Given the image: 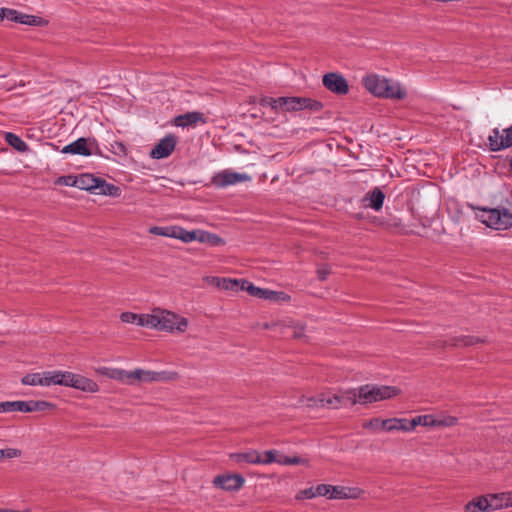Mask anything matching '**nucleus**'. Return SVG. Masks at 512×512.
I'll use <instances>...</instances> for the list:
<instances>
[{
    "label": "nucleus",
    "instance_id": "nucleus-1",
    "mask_svg": "<svg viewBox=\"0 0 512 512\" xmlns=\"http://www.w3.org/2000/svg\"><path fill=\"white\" fill-rule=\"evenodd\" d=\"M400 394L395 386H378L365 384L358 388L340 391L339 394L322 393L324 408L338 409L342 406L355 404H371L393 398Z\"/></svg>",
    "mask_w": 512,
    "mask_h": 512
},
{
    "label": "nucleus",
    "instance_id": "nucleus-2",
    "mask_svg": "<svg viewBox=\"0 0 512 512\" xmlns=\"http://www.w3.org/2000/svg\"><path fill=\"white\" fill-rule=\"evenodd\" d=\"M479 210L477 218L487 227L495 230L512 228V202L506 201L504 206Z\"/></svg>",
    "mask_w": 512,
    "mask_h": 512
},
{
    "label": "nucleus",
    "instance_id": "nucleus-3",
    "mask_svg": "<svg viewBox=\"0 0 512 512\" xmlns=\"http://www.w3.org/2000/svg\"><path fill=\"white\" fill-rule=\"evenodd\" d=\"M155 318L159 320L156 329L160 331L172 332L176 330L185 332L188 328V319L174 312L157 309L155 310Z\"/></svg>",
    "mask_w": 512,
    "mask_h": 512
},
{
    "label": "nucleus",
    "instance_id": "nucleus-4",
    "mask_svg": "<svg viewBox=\"0 0 512 512\" xmlns=\"http://www.w3.org/2000/svg\"><path fill=\"white\" fill-rule=\"evenodd\" d=\"M489 150L498 152L512 147V125L503 130L494 128L488 137Z\"/></svg>",
    "mask_w": 512,
    "mask_h": 512
},
{
    "label": "nucleus",
    "instance_id": "nucleus-5",
    "mask_svg": "<svg viewBox=\"0 0 512 512\" xmlns=\"http://www.w3.org/2000/svg\"><path fill=\"white\" fill-rule=\"evenodd\" d=\"M241 290L247 291V293L251 296L265 299V300H285L289 299V296L286 295L284 292H277L269 289H263L260 287L255 286L253 283H251L248 280L242 279L241 282Z\"/></svg>",
    "mask_w": 512,
    "mask_h": 512
},
{
    "label": "nucleus",
    "instance_id": "nucleus-6",
    "mask_svg": "<svg viewBox=\"0 0 512 512\" xmlns=\"http://www.w3.org/2000/svg\"><path fill=\"white\" fill-rule=\"evenodd\" d=\"M95 144L96 140L94 138L80 137L72 143L64 146L61 149V153L81 155L85 157L91 156L93 155V147Z\"/></svg>",
    "mask_w": 512,
    "mask_h": 512
},
{
    "label": "nucleus",
    "instance_id": "nucleus-7",
    "mask_svg": "<svg viewBox=\"0 0 512 512\" xmlns=\"http://www.w3.org/2000/svg\"><path fill=\"white\" fill-rule=\"evenodd\" d=\"M322 82L326 89L335 94L346 95L349 92L347 80L339 73L330 72L325 74Z\"/></svg>",
    "mask_w": 512,
    "mask_h": 512
},
{
    "label": "nucleus",
    "instance_id": "nucleus-8",
    "mask_svg": "<svg viewBox=\"0 0 512 512\" xmlns=\"http://www.w3.org/2000/svg\"><path fill=\"white\" fill-rule=\"evenodd\" d=\"M249 176L244 173H238L229 169L216 173L212 178V183L218 188H225L236 183L244 182Z\"/></svg>",
    "mask_w": 512,
    "mask_h": 512
},
{
    "label": "nucleus",
    "instance_id": "nucleus-9",
    "mask_svg": "<svg viewBox=\"0 0 512 512\" xmlns=\"http://www.w3.org/2000/svg\"><path fill=\"white\" fill-rule=\"evenodd\" d=\"M9 20L12 22L30 25V26H39L42 23V18L34 15H28L21 13L14 9L2 8L1 9V20Z\"/></svg>",
    "mask_w": 512,
    "mask_h": 512
},
{
    "label": "nucleus",
    "instance_id": "nucleus-10",
    "mask_svg": "<svg viewBox=\"0 0 512 512\" xmlns=\"http://www.w3.org/2000/svg\"><path fill=\"white\" fill-rule=\"evenodd\" d=\"M177 144L176 136L172 134L166 135L162 138L150 152L153 159H162L171 155Z\"/></svg>",
    "mask_w": 512,
    "mask_h": 512
},
{
    "label": "nucleus",
    "instance_id": "nucleus-11",
    "mask_svg": "<svg viewBox=\"0 0 512 512\" xmlns=\"http://www.w3.org/2000/svg\"><path fill=\"white\" fill-rule=\"evenodd\" d=\"M245 479L239 474L218 475L214 478L215 487L226 491H237L242 488Z\"/></svg>",
    "mask_w": 512,
    "mask_h": 512
},
{
    "label": "nucleus",
    "instance_id": "nucleus-12",
    "mask_svg": "<svg viewBox=\"0 0 512 512\" xmlns=\"http://www.w3.org/2000/svg\"><path fill=\"white\" fill-rule=\"evenodd\" d=\"M388 82V79L384 77H380L376 74H371L363 77L362 84L363 86L373 95L382 97L385 89V86Z\"/></svg>",
    "mask_w": 512,
    "mask_h": 512
},
{
    "label": "nucleus",
    "instance_id": "nucleus-13",
    "mask_svg": "<svg viewBox=\"0 0 512 512\" xmlns=\"http://www.w3.org/2000/svg\"><path fill=\"white\" fill-rule=\"evenodd\" d=\"M198 123H206L204 114L198 111L187 112L176 116L174 119V125L182 128L195 126Z\"/></svg>",
    "mask_w": 512,
    "mask_h": 512
},
{
    "label": "nucleus",
    "instance_id": "nucleus-14",
    "mask_svg": "<svg viewBox=\"0 0 512 512\" xmlns=\"http://www.w3.org/2000/svg\"><path fill=\"white\" fill-rule=\"evenodd\" d=\"M490 511L512 507V493L503 492L498 494L486 495Z\"/></svg>",
    "mask_w": 512,
    "mask_h": 512
},
{
    "label": "nucleus",
    "instance_id": "nucleus-15",
    "mask_svg": "<svg viewBox=\"0 0 512 512\" xmlns=\"http://www.w3.org/2000/svg\"><path fill=\"white\" fill-rule=\"evenodd\" d=\"M230 460L240 466L244 464H260V453L257 450H248L240 453H231Z\"/></svg>",
    "mask_w": 512,
    "mask_h": 512
},
{
    "label": "nucleus",
    "instance_id": "nucleus-16",
    "mask_svg": "<svg viewBox=\"0 0 512 512\" xmlns=\"http://www.w3.org/2000/svg\"><path fill=\"white\" fill-rule=\"evenodd\" d=\"M384 199L385 194L383 191L380 188L375 187L366 194L363 201L367 202L365 204L366 207L379 211L383 207Z\"/></svg>",
    "mask_w": 512,
    "mask_h": 512
},
{
    "label": "nucleus",
    "instance_id": "nucleus-17",
    "mask_svg": "<svg viewBox=\"0 0 512 512\" xmlns=\"http://www.w3.org/2000/svg\"><path fill=\"white\" fill-rule=\"evenodd\" d=\"M72 388L88 393H95L99 390V386L94 380L76 373H74Z\"/></svg>",
    "mask_w": 512,
    "mask_h": 512
},
{
    "label": "nucleus",
    "instance_id": "nucleus-18",
    "mask_svg": "<svg viewBox=\"0 0 512 512\" xmlns=\"http://www.w3.org/2000/svg\"><path fill=\"white\" fill-rule=\"evenodd\" d=\"M98 179L89 173L80 174L76 176V188L95 192L99 183Z\"/></svg>",
    "mask_w": 512,
    "mask_h": 512
},
{
    "label": "nucleus",
    "instance_id": "nucleus-19",
    "mask_svg": "<svg viewBox=\"0 0 512 512\" xmlns=\"http://www.w3.org/2000/svg\"><path fill=\"white\" fill-rule=\"evenodd\" d=\"M356 491L357 489L331 485L329 499L355 498L357 497Z\"/></svg>",
    "mask_w": 512,
    "mask_h": 512
},
{
    "label": "nucleus",
    "instance_id": "nucleus-20",
    "mask_svg": "<svg viewBox=\"0 0 512 512\" xmlns=\"http://www.w3.org/2000/svg\"><path fill=\"white\" fill-rule=\"evenodd\" d=\"M465 511L466 512H480V511L488 512V511H490L486 495L476 497V498L472 499L471 501H469L465 505Z\"/></svg>",
    "mask_w": 512,
    "mask_h": 512
},
{
    "label": "nucleus",
    "instance_id": "nucleus-21",
    "mask_svg": "<svg viewBox=\"0 0 512 512\" xmlns=\"http://www.w3.org/2000/svg\"><path fill=\"white\" fill-rule=\"evenodd\" d=\"M98 182L99 183L97 185L95 193L112 197L120 196L121 190L118 186L112 183H108L102 178H99Z\"/></svg>",
    "mask_w": 512,
    "mask_h": 512
},
{
    "label": "nucleus",
    "instance_id": "nucleus-22",
    "mask_svg": "<svg viewBox=\"0 0 512 512\" xmlns=\"http://www.w3.org/2000/svg\"><path fill=\"white\" fill-rule=\"evenodd\" d=\"M383 91V98L402 100L406 97L405 90H403L398 84H391L389 81Z\"/></svg>",
    "mask_w": 512,
    "mask_h": 512
},
{
    "label": "nucleus",
    "instance_id": "nucleus-23",
    "mask_svg": "<svg viewBox=\"0 0 512 512\" xmlns=\"http://www.w3.org/2000/svg\"><path fill=\"white\" fill-rule=\"evenodd\" d=\"M5 141L18 152L25 153L29 150L27 143L12 132L5 134Z\"/></svg>",
    "mask_w": 512,
    "mask_h": 512
},
{
    "label": "nucleus",
    "instance_id": "nucleus-24",
    "mask_svg": "<svg viewBox=\"0 0 512 512\" xmlns=\"http://www.w3.org/2000/svg\"><path fill=\"white\" fill-rule=\"evenodd\" d=\"M301 110V97L285 96L282 100V112H296Z\"/></svg>",
    "mask_w": 512,
    "mask_h": 512
},
{
    "label": "nucleus",
    "instance_id": "nucleus-25",
    "mask_svg": "<svg viewBox=\"0 0 512 512\" xmlns=\"http://www.w3.org/2000/svg\"><path fill=\"white\" fill-rule=\"evenodd\" d=\"M56 409V405L45 400H28V413Z\"/></svg>",
    "mask_w": 512,
    "mask_h": 512
},
{
    "label": "nucleus",
    "instance_id": "nucleus-26",
    "mask_svg": "<svg viewBox=\"0 0 512 512\" xmlns=\"http://www.w3.org/2000/svg\"><path fill=\"white\" fill-rule=\"evenodd\" d=\"M483 342L482 339L474 336L463 335L451 339V345L456 347H468Z\"/></svg>",
    "mask_w": 512,
    "mask_h": 512
},
{
    "label": "nucleus",
    "instance_id": "nucleus-27",
    "mask_svg": "<svg viewBox=\"0 0 512 512\" xmlns=\"http://www.w3.org/2000/svg\"><path fill=\"white\" fill-rule=\"evenodd\" d=\"M198 232L199 230L188 231L182 227H176L175 239H179L185 243H189L192 241H198Z\"/></svg>",
    "mask_w": 512,
    "mask_h": 512
},
{
    "label": "nucleus",
    "instance_id": "nucleus-28",
    "mask_svg": "<svg viewBox=\"0 0 512 512\" xmlns=\"http://www.w3.org/2000/svg\"><path fill=\"white\" fill-rule=\"evenodd\" d=\"M198 241L201 243H209L212 246H218L224 243L223 239L216 234L199 230Z\"/></svg>",
    "mask_w": 512,
    "mask_h": 512
},
{
    "label": "nucleus",
    "instance_id": "nucleus-29",
    "mask_svg": "<svg viewBox=\"0 0 512 512\" xmlns=\"http://www.w3.org/2000/svg\"><path fill=\"white\" fill-rule=\"evenodd\" d=\"M159 323V320L155 318V310L152 314H138L137 315V321L136 325L147 327V328H155L157 324Z\"/></svg>",
    "mask_w": 512,
    "mask_h": 512
},
{
    "label": "nucleus",
    "instance_id": "nucleus-30",
    "mask_svg": "<svg viewBox=\"0 0 512 512\" xmlns=\"http://www.w3.org/2000/svg\"><path fill=\"white\" fill-rule=\"evenodd\" d=\"M436 417L433 415H420L411 420V427H417L418 425L426 427H436Z\"/></svg>",
    "mask_w": 512,
    "mask_h": 512
},
{
    "label": "nucleus",
    "instance_id": "nucleus-31",
    "mask_svg": "<svg viewBox=\"0 0 512 512\" xmlns=\"http://www.w3.org/2000/svg\"><path fill=\"white\" fill-rule=\"evenodd\" d=\"M241 280L228 279V278H217V285L225 290L239 291L241 290Z\"/></svg>",
    "mask_w": 512,
    "mask_h": 512
},
{
    "label": "nucleus",
    "instance_id": "nucleus-32",
    "mask_svg": "<svg viewBox=\"0 0 512 512\" xmlns=\"http://www.w3.org/2000/svg\"><path fill=\"white\" fill-rule=\"evenodd\" d=\"M323 109L322 102L309 98L301 97V110H309L311 112H319Z\"/></svg>",
    "mask_w": 512,
    "mask_h": 512
},
{
    "label": "nucleus",
    "instance_id": "nucleus-33",
    "mask_svg": "<svg viewBox=\"0 0 512 512\" xmlns=\"http://www.w3.org/2000/svg\"><path fill=\"white\" fill-rule=\"evenodd\" d=\"M176 227L177 226H166V227L153 226V227L149 228V233L153 234V235H157V236H165V237L175 238Z\"/></svg>",
    "mask_w": 512,
    "mask_h": 512
},
{
    "label": "nucleus",
    "instance_id": "nucleus-34",
    "mask_svg": "<svg viewBox=\"0 0 512 512\" xmlns=\"http://www.w3.org/2000/svg\"><path fill=\"white\" fill-rule=\"evenodd\" d=\"M14 411L28 413V401H24V400L6 401V413L14 412Z\"/></svg>",
    "mask_w": 512,
    "mask_h": 512
},
{
    "label": "nucleus",
    "instance_id": "nucleus-35",
    "mask_svg": "<svg viewBox=\"0 0 512 512\" xmlns=\"http://www.w3.org/2000/svg\"><path fill=\"white\" fill-rule=\"evenodd\" d=\"M155 371L135 369L134 370V384L137 381L155 382Z\"/></svg>",
    "mask_w": 512,
    "mask_h": 512
},
{
    "label": "nucleus",
    "instance_id": "nucleus-36",
    "mask_svg": "<svg viewBox=\"0 0 512 512\" xmlns=\"http://www.w3.org/2000/svg\"><path fill=\"white\" fill-rule=\"evenodd\" d=\"M73 380H74L73 372L58 370L57 379H56L57 385L72 388Z\"/></svg>",
    "mask_w": 512,
    "mask_h": 512
},
{
    "label": "nucleus",
    "instance_id": "nucleus-37",
    "mask_svg": "<svg viewBox=\"0 0 512 512\" xmlns=\"http://www.w3.org/2000/svg\"><path fill=\"white\" fill-rule=\"evenodd\" d=\"M21 383L29 386H43L41 373H28L22 377Z\"/></svg>",
    "mask_w": 512,
    "mask_h": 512
},
{
    "label": "nucleus",
    "instance_id": "nucleus-38",
    "mask_svg": "<svg viewBox=\"0 0 512 512\" xmlns=\"http://www.w3.org/2000/svg\"><path fill=\"white\" fill-rule=\"evenodd\" d=\"M179 377L178 373L175 371H155V382H169L177 380Z\"/></svg>",
    "mask_w": 512,
    "mask_h": 512
},
{
    "label": "nucleus",
    "instance_id": "nucleus-39",
    "mask_svg": "<svg viewBox=\"0 0 512 512\" xmlns=\"http://www.w3.org/2000/svg\"><path fill=\"white\" fill-rule=\"evenodd\" d=\"M301 402L308 408H324L322 393L314 397L302 399Z\"/></svg>",
    "mask_w": 512,
    "mask_h": 512
},
{
    "label": "nucleus",
    "instance_id": "nucleus-40",
    "mask_svg": "<svg viewBox=\"0 0 512 512\" xmlns=\"http://www.w3.org/2000/svg\"><path fill=\"white\" fill-rule=\"evenodd\" d=\"M57 373H58V370L41 372L43 386L49 387L52 385H57V381H56Z\"/></svg>",
    "mask_w": 512,
    "mask_h": 512
},
{
    "label": "nucleus",
    "instance_id": "nucleus-41",
    "mask_svg": "<svg viewBox=\"0 0 512 512\" xmlns=\"http://www.w3.org/2000/svg\"><path fill=\"white\" fill-rule=\"evenodd\" d=\"M278 452L276 450H267L262 455L260 453V464H271V463H278L279 455H277Z\"/></svg>",
    "mask_w": 512,
    "mask_h": 512
},
{
    "label": "nucleus",
    "instance_id": "nucleus-42",
    "mask_svg": "<svg viewBox=\"0 0 512 512\" xmlns=\"http://www.w3.org/2000/svg\"><path fill=\"white\" fill-rule=\"evenodd\" d=\"M115 380L121 381L127 385H133L134 384V371H126L123 369H119Z\"/></svg>",
    "mask_w": 512,
    "mask_h": 512
},
{
    "label": "nucleus",
    "instance_id": "nucleus-43",
    "mask_svg": "<svg viewBox=\"0 0 512 512\" xmlns=\"http://www.w3.org/2000/svg\"><path fill=\"white\" fill-rule=\"evenodd\" d=\"M307 460L300 458V457H288L285 455L280 454L278 464L281 465H299V464H306Z\"/></svg>",
    "mask_w": 512,
    "mask_h": 512
},
{
    "label": "nucleus",
    "instance_id": "nucleus-44",
    "mask_svg": "<svg viewBox=\"0 0 512 512\" xmlns=\"http://www.w3.org/2000/svg\"><path fill=\"white\" fill-rule=\"evenodd\" d=\"M109 150L116 156L124 157L127 155L126 146L120 141H113L110 143Z\"/></svg>",
    "mask_w": 512,
    "mask_h": 512
},
{
    "label": "nucleus",
    "instance_id": "nucleus-45",
    "mask_svg": "<svg viewBox=\"0 0 512 512\" xmlns=\"http://www.w3.org/2000/svg\"><path fill=\"white\" fill-rule=\"evenodd\" d=\"M383 422H384V420H382L380 418H372L363 423V428L371 429V430H375V431L383 430Z\"/></svg>",
    "mask_w": 512,
    "mask_h": 512
},
{
    "label": "nucleus",
    "instance_id": "nucleus-46",
    "mask_svg": "<svg viewBox=\"0 0 512 512\" xmlns=\"http://www.w3.org/2000/svg\"><path fill=\"white\" fill-rule=\"evenodd\" d=\"M436 427H450L457 424L458 419L453 416L436 418Z\"/></svg>",
    "mask_w": 512,
    "mask_h": 512
},
{
    "label": "nucleus",
    "instance_id": "nucleus-47",
    "mask_svg": "<svg viewBox=\"0 0 512 512\" xmlns=\"http://www.w3.org/2000/svg\"><path fill=\"white\" fill-rule=\"evenodd\" d=\"M21 455V451L15 448L0 449V460L4 458H16Z\"/></svg>",
    "mask_w": 512,
    "mask_h": 512
},
{
    "label": "nucleus",
    "instance_id": "nucleus-48",
    "mask_svg": "<svg viewBox=\"0 0 512 512\" xmlns=\"http://www.w3.org/2000/svg\"><path fill=\"white\" fill-rule=\"evenodd\" d=\"M316 497L315 495V489L314 487H309V488H306V489H303V490H300L297 494H296V499L297 500H304V499H312Z\"/></svg>",
    "mask_w": 512,
    "mask_h": 512
},
{
    "label": "nucleus",
    "instance_id": "nucleus-49",
    "mask_svg": "<svg viewBox=\"0 0 512 512\" xmlns=\"http://www.w3.org/2000/svg\"><path fill=\"white\" fill-rule=\"evenodd\" d=\"M398 418L384 419L383 430L387 432L398 431Z\"/></svg>",
    "mask_w": 512,
    "mask_h": 512
},
{
    "label": "nucleus",
    "instance_id": "nucleus-50",
    "mask_svg": "<svg viewBox=\"0 0 512 512\" xmlns=\"http://www.w3.org/2000/svg\"><path fill=\"white\" fill-rule=\"evenodd\" d=\"M330 487H331V485H328V484H319L316 487H314L316 497L324 496L329 499Z\"/></svg>",
    "mask_w": 512,
    "mask_h": 512
},
{
    "label": "nucleus",
    "instance_id": "nucleus-51",
    "mask_svg": "<svg viewBox=\"0 0 512 512\" xmlns=\"http://www.w3.org/2000/svg\"><path fill=\"white\" fill-rule=\"evenodd\" d=\"M57 183L60 185L76 187V176H61L57 179Z\"/></svg>",
    "mask_w": 512,
    "mask_h": 512
},
{
    "label": "nucleus",
    "instance_id": "nucleus-52",
    "mask_svg": "<svg viewBox=\"0 0 512 512\" xmlns=\"http://www.w3.org/2000/svg\"><path fill=\"white\" fill-rule=\"evenodd\" d=\"M137 315L136 313H133V312H123L121 313L120 315V319L122 322L124 323H131V324H136V321H137Z\"/></svg>",
    "mask_w": 512,
    "mask_h": 512
},
{
    "label": "nucleus",
    "instance_id": "nucleus-53",
    "mask_svg": "<svg viewBox=\"0 0 512 512\" xmlns=\"http://www.w3.org/2000/svg\"><path fill=\"white\" fill-rule=\"evenodd\" d=\"M282 100H283V97H278V98H273L272 97V100L270 101V108L271 110L278 114L280 112H282Z\"/></svg>",
    "mask_w": 512,
    "mask_h": 512
},
{
    "label": "nucleus",
    "instance_id": "nucleus-54",
    "mask_svg": "<svg viewBox=\"0 0 512 512\" xmlns=\"http://www.w3.org/2000/svg\"><path fill=\"white\" fill-rule=\"evenodd\" d=\"M398 421H399V424L397 425L398 426V431H404V432H410V431H413L416 427H411V420H407V419H399L398 418Z\"/></svg>",
    "mask_w": 512,
    "mask_h": 512
},
{
    "label": "nucleus",
    "instance_id": "nucleus-55",
    "mask_svg": "<svg viewBox=\"0 0 512 512\" xmlns=\"http://www.w3.org/2000/svg\"><path fill=\"white\" fill-rule=\"evenodd\" d=\"M330 273H331V269L327 265L319 267L318 270H317L318 278L321 281L326 280L327 277L330 275Z\"/></svg>",
    "mask_w": 512,
    "mask_h": 512
},
{
    "label": "nucleus",
    "instance_id": "nucleus-56",
    "mask_svg": "<svg viewBox=\"0 0 512 512\" xmlns=\"http://www.w3.org/2000/svg\"><path fill=\"white\" fill-rule=\"evenodd\" d=\"M304 329H305L304 325H302V324L296 325L294 327L293 334H292L293 338H295V339L303 338L304 337Z\"/></svg>",
    "mask_w": 512,
    "mask_h": 512
},
{
    "label": "nucleus",
    "instance_id": "nucleus-57",
    "mask_svg": "<svg viewBox=\"0 0 512 512\" xmlns=\"http://www.w3.org/2000/svg\"><path fill=\"white\" fill-rule=\"evenodd\" d=\"M110 367H99L96 369V373L105 377H109Z\"/></svg>",
    "mask_w": 512,
    "mask_h": 512
},
{
    "label": "nucleus",
    "instance_id": "nucleus-58",
    "mask_svg": "<svg viewBox=\"0 0 512 512\" xmlns=\"http://www.w3.org/2000/svg\"><path fill=\"white\" fill-rule=\"evenodd\" d=\"M271 100H272V97L265 96V97H262V98L260 99V102H259V103H260V105H261L262 107H269V106H270V104H271V103H270V101H271Z\"/></svg>",
    "mask_w": 512,
    "mask_h": 512
},
{
    "label": "nucleus",
    "instance_id": "nucleus-59",
    "mask_svg": "<svg viewBox=\"0 0 512 512\" xmlns=\"http://www.w3.org/2000/svg\"><path fill=\"white\" fill-rule=\"evenodd\" d=\"M119 368H110L109 377L110 379H116Z\"/></svg>",
    "mask_w": 512,
    "mask_h": 512
},
{
    "label": "nucleus",
    "instance_id": "nucleus-60",
    "mask_svg": "<svg viewBox=\"0 0 512 512\" xmlns=\"http://www.w3.org/2000/svg\"><path fill=\"white\" fill-rule=\"evenodd\" d=\"M93 154L94 155H99V156H103L98 144L96 143L93 147Z\"/></svg>",
    "mask_w": 512,
    "mask_h": 512
},
{
    "label": "nucleus",
    "instance_id": "nucleus-61",
    "mask_svg": "<svg viewBox=\"0 0 512 512\" xmlns=\"http://www.w3.org/2000/svg\"><path fill=\"white\" fill-rule=\"evenodd\" d=\"M0 512H31V510L30 509H25L23 511H16V510H11V509L0 508Z\"/></svg>",
    "mask_w": 512,
    "mask_h": 512
},
{
    "label": "nucleus",
    "instance_id": "nucleus-62",
    "mask_svg": "<svg viewBox=\"0 0 512 512\" xmlns=\"http://www.w3.org/2000/svg\"><path fill=\"white\" fill-rule=\"evenodd\" d=\"M0 413H6V401L0 402Z\"/></svg>",
    "mask_w": 512,
    "mask_h": 512
},
{
    "label": "nucleus",
    "instance_id": "nucleus-63",
    "mask_svg": "<svg viewBox=\"0 0 512 512\" xmlns=\"http://www.w3.org/2000/svg\"><path fill=\"white\" fill-rule=\"evenodd\" d=\"M509 166H510V169L512 170V156L509 159Z\"/></svg>",
    "mask_w": 512,
    "mask_h": 512
}]
</instances>
